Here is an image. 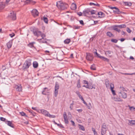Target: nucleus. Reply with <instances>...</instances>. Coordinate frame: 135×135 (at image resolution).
Here are the masks:
<instances>
[{"label": "nucleus", "instance_id": "f257e3e1", "mask_svg": "<svg viewBox=\"0 0 135 135\" xmlns=\"http://www.w3.org/2000/svg\"><path fill=\"white\" fill-rule=\"evenodd\" d=\"M56 6L59 9L61 10L66 9L69 7L68 4L65 3H63L61 1L57 2Z\"/></svg>", "mask_w": 135, "mask_h": 135}, {"label": "nucleus", "instance_id": "f03ea898", "mask_svg": "<svg viewBox=\"0 0 135 135\" xmlns=\"http://www.w3.org/2000/svg\"><path fill=\"white\" fill-rule=\"evenodd\" d=\"M33 32L34 35L37 37L41 36L42 37L41 39H44L46 37V35L43 33H42L41 32L38 30V29H34L33 30Z\"/></svg>", "mask_w": 135, "mask_h": 135}, {"label": "nucleus", "instance_id": "7ed1b4c3", "mask_svg": "<svg viewBox=\"0 0 135 135\" xmlns=\"http://www.w3.org/2000/svg\"><path fill=\"white\" fill-rule=\"evenodd\" d=\"M31 60H26L23 65L22 68V70H27L29 67L32 65Z\"/></svg>", "mask_w": 135, "mask_h": 135}, {"label": "nucleus", "instance_id": "20e7f679", "mask_svg": "<svg viewBox=\"0 0 135 135\" xmlns=\"http://www.w3.org/2000/svg\"><path fill=\"white\" fill-rule=\"evenodd\" d=\"M107 129V128L105 123H104L102 124L101 130V134L102 135H104L106 133Z\"/></svg>", "mask_w": 135, "mask_h": 135}, {"label": "nucleus", "instance_id": "39448f33", "mask_svg": "<svg viewBox=\"0 0 135 135\" xmlns=\"http://www.w3.org/2000/svg\"><path fill=\"white\" fill-rule=\"evenodd\" d=\"M8 17L14 20L16 19V14L13 11H12L8 15Z\"/></svg>", "mask_w": 135, "mask_h": 135}, {"label": "nucleus", "instance_id": "423d86ee", "mask_svg": "<svg viewBox=\"0 0 135 135\" xmlns=\"http://www.w3.org/2000/svg\"><path fill=\"white\" fill-rule=\"evenodd\" d=\"M118 95L119 97H122L124 99H126L127 97V93L122 92L121 91L118 93Z\"/></svg>", "mask_w": 135, "mask_h": 135}, {"label": "nucleus", "instance_id": "0eeeda50", "mask_svg": "<svg viewBox=\"0 0 135 135\" xmlns=\"http://www.w3.org/2000/svg\"><path fill=\"white\" fill-rule=\"evenodd\" d=\"M13 88L16 89L17 91H22V86L21 85H15L13 86Z\"/></svg>", "mask_w": 135, "mask_h": 135}, {"label": "nucleus", "instance_id": "6e6552de", "mask_svg": "<svg viewBox=\"0 0 135 135\" xmlns=\"http://www.w3.org/2000/svg\"><path fill=\"white\" fill-rule=\"evenodd\" d=\"M31 13L32 15L35 17L38 16V11L36 9H34L31 11Z\"/></svg>", "mask_w": 135, "mask_h": 135}, {"label": "nucleus", "instance_id": "1a4fd4ad", "mask_svg": "<svg viewBox=\"0 0 135 135\" xmlns=\"http://www.w3.org/2000/svg\"><path fill=\"white\" fill-rule=\"evenodd\" d=\"M93 57V56L90 54H89L86 55V59L88 61H92Z\"/></svg>", "mask_w": 135, "mask_h": 135}, {"label": "nucleus", "instance_id": "9d476101", "mask_svg": "<svg viewBox=\"0 0 135 135\" xmlns=\"http://www.w3.org/2000/svg\"><path fill=\"white\" fill-rule=\"evenodd\" d=\"M49 93V90L47 88H44V90L42 92V94L44 95H47Z\"/></svg>", "mask_w": 135, "mask_h": 135}, {"label": "nucleus", "instance_id": "9b49d317", "mask_svg": "<svg viewBox=\"0 0 135 135\" xmlns=\"http://www.w3.org/2000/svg\"><path fill=\"white\" fill-rule=\"evenodd\" d=\"M40 111L41 113L46 116L48 117V115L49 114V112L43 109L41 110Z\"/></svg>", "mask_w": 135, "mask_h": 135}, {"label": "nucleus", "instance_id": "f8f14e48", "mask_svg": "<svg viewBox=\"0 0 135 135\" xmlns=\"http://www.w3.org/2000/svg\"><path fill=\"white\" fill-rule=\"evenodd\" d=\"M90 11L89 9H87L86 10L84 11L83 13L84 16H86L87 15H89Z\"/></svg>", "mask_w": 135, "mask_h": 135}, {"label": "nucleus", "instance_id": "ddd939ff", "mask_svg": "<svg viewBox=\"0 0 135 135\" xmlns=\"http://www.w3.org/2000/svg\"><path fill=\"white\" fill-rule=\"evenodd\" d=\"M6 123H7V125L11 127L14 128V124L12 123L11 122L7 120V122H6Z\"/></svg>", "mask_w": 135, "mask_h": 135}, {"label": "nucleus", "instance_id": "4468645a", "mask_svg": "<svg viewBox=\"0 0 135 135\" xmlns=\"http://www.w3.org/2000/svg\"><path fill=\"white\" fill-rule=\"evenodd\" d=\"M98 15L99 16V17L100 18L104 17L105 16V14L103 12H99L98 13Z\"/></svg>", "mask_w": 135, "mask_h": 135}, {"label": "nucleus", "instance_id": "2eb2a0df", "mask_svg": "<svg viewBox=\"0 0 135 135\" xmlns=\"http://www.w3.org/2000/svg\"><path fill=\"white\" fill-rule=\"evenodd\" d=\"M12 40H10L7 44V45L8 48H11L12 46Z\"/></svg>", "mask_w": 135, "mask_h": 135}, {"label": "nucleus", "instance_id": "dca6fc26", "mask_svg": "<svg viewBox=\"0 0 135 135\" xmlns=\"http://www.w3.org/2000/svg\"><path fill=\"white\" fill-rule=\"evenodd\" d=\"M113 12L114 13L118 14H120L123 13V12L120 11L118 8L116 9V10H113Z\"/></svg>", "mask_w": 135, "mask_h": 135}, {"label": "nucleus", "instance_id": "f3484780", "mask_svg": "<svg viewBox=\"0 0 135 135\" xmlns=\"http://www.w3.org/2000/svg\"><path fill=\"white\" fill-rule=\"evenodd\" d=\"M117 26V25H115L112 27L113 29L114 30L117 31L118 32H120V30L118 28V27Z\"/></svg>", "mask_w": 135, "mask_h": 135}, {"label": "nucleus", "instance_id": "a211bd4d", "mask_svg": "<svg viewBox=\"0 0 135 135\" xmlns=\"http://www.w3.org/2000/svg\"><path fill=\"white\" fill-rule=\"evenodd\" d=\"M71 8L72 10H75L76 8V5L75 4L73 3L71 6Z\"/></svg>", "mask_w": 135, "mask_h": 135}, {"label": "nucleus", "instance_id": "6ab92c4d", "mask_svg": "<svg viewBox=\"0 0 135 135\" xmlns=\"http://www.w3.org/2000/svg\"><path fill=\"white\" fill-rule=\"evenodd\" d=\"M45 39H46L44 38V39H40L37 40L39 41V42L44 43H46L47 44V42L45 40Z\"/></svg>", "mask_w": 135, "mask_h": 135}, {"label": "nucleus", "instance_id": "aec40b11", "mask_svg": "<svg viewBox=\"0 0 135 135\" xmlns=\"http://www.w3.org/2000/svg\"><path fill=\"white\" fill-rule=\"evenodd\" d=\"M106 35L107 36L110 37H113L114 36V35L111 32L109 31L107 32L106 33Z\"/></svg>", "mask_w": 135, "mask_h": 135}, {"label": "nucleus", "instance_id": "412c9836", "mask_svg": "<svg viewBox=\"0 0 135 135\" xmlns=\"http://www.w3.org/2000/svg\"><path fill=\"white\" fill-rule=\"evenodd\" d=\"M89 5L90 6H92L93 5L94 6H97L98 7L100 6V4H99L97 2H95V3H93L92 2H90L89 3Z\"/></svg>", "mask_w": 135, "mask_h": 135}, {"label": "nucleus", "instance_id": "4be33fe9", "mask_svg": "<svg viewBox=\"0 0 135 135\" xmlns=\"http://www.w3.org/2000/svg\"><path fill=\"white\" fill-rule=\"evenodd\" d=\"M116 26L120 28H122L126 27V26L125 24H122L119 25H117Z\"/></svg>", "mask_w": 135, "mask_h": 135}, {"label": "nucleus", "instance_id": "5701e85b", "mask_svg": "<svg viewBox=\"0 0 135 135\" xmlns=\"http://www.w3.org/2000/svg\"><path fill=\"white\" fill-rule=\"evenodd\" d=\"M105 84L106 87L108 88L109 86V82L108 79H106L105 80Z\"/></svg>", "mask_w": 135, "mask_h": 135}, {"label": "nucleus", "instance_id": "b1692460", "mask_svg": "<svg viewBox=\"0 0 135 135\" xmlns=\"http://www.w3.org/2000/svg\"><path fill=\"white\" fill-rule=\"evenodd\" d=\"M33 67L35 68H37L38 66V64L36 61L34 62L33 63Z\"/></svg>", "mask_w": 135, "mask_h": 135}, {"label": "nucleus", "instance_id": "393cba45", "mask_svg": "<svg viewBox=\"0 0 135 135\" xmlns=\"http://www.w3.org/2000/svg\"><path fill=\"white\" fill-rule=\"evenodd\" d=\"M59 88V83L57 82H56L55 83V89L56 90H58Z\"/></svg>", "mask_w": 135, "mask_h": 135}, {"label": "nucleus", "instance_id": "a878e982", "mask_svg": "<svg viewBox=\"0 0 135 135\" xmlns=\"http://www.w3.org/2000/svg\"><path fill=\"white\" fill-rule=\"evenodd\" d=\"M35 42H32L28 44V46L31 48H32L34 47L33 44H35Z\"/></svg>", "mask_w": 135, "mask_h": 135}, {"label": "nucleus", "instance_id": "bb28decb", "mask_svg": "<svg viewBox=\"0 0 135 135\" xmlns=\"http://www.w3.org/2000/svg\"><path fill=\"white\" fill-rule=\"evenodd\" d=\"M70 41L71 40L70 39L67 38L64 41V42L65 44H68Z\"/></svg>", "mask_w": 135, "mask_h": 135}, {"label": "nucleus", "instance_id": "cd10ccee", "mask_svg": "<svg viewBox=\"0 0 135 135\" xmlns=\"http://www.w3.org/2000/svg\"><path fill=\"white\" fill-rule=\"evenodd\" d=\"M90 69L93 70H96L95 65L93 64L91 65L90 67Z\"/></svg>", "mask_w": 135, "mask_h": 135}, {"label": "nucleus", "instance_id": "c85d7f7f", "mask_svg": "<svg viewBox=\"0 0 135 135\" xmlns=\"http://www.w3.org/2000/svg\"><path fill=\"white\" fill-rule=\"evenodd\" d=\"M100 59H102L105 61H106L107 62H108L109 61V59L103 56L100 57Z\"/></svg>", "mask_w": 135, "mask_h": 135}, {"label": "nucleus", "instance_id": "c756f323", "mask_svg": "<svg viewBox=\"0 0 135 135\" xmlns=\"http://www.w3.org/2000/svg\"><path fill=\"white\" fill-rule=\"evenodd\" d=\"M87 85H86L85 87L88 89H92L93 88V86H91V85L90 86L88 85V84H87Z\"/></svg>", "mask_w": 135, "mask_h": 135}, {"label": "nucleus", "instance_id": "7c9ffc66", "mask_svg": "<svg viewBox=\"0 0 135 135\" xmlns=\"http://www.w3.org/2000/svg\"><path fill=\"white\" fill-rule=\"evenodd\" d=\"M79 129L82 131H84L85 130L84 127L83 126L80 125L79 124Z\"/></svg>", "mask_w": 135, "mask_h": 135}, {"label": "nucleus", "instance_id": "2f4dec72", "mask_svg": "<svg viewBox=\"0 0 135 135\" xmlns=\"http://www.w3.org/2000/svg\"><path fill=\"white\" fill-rule=\"evenodd\" d=\"M112 42L114 43H117L118 42V40L117 39L112 38L111 40Z\"/></svg>", "mask_w": 135, "mask_h": 135}, {"label": "nucleus", "instance_id": "473e14b6", "mask_svg": "<svg viewBox=\"0 0 135 135\" xmlns=\"http://www.w3.org/2000/svg\"><path fill=\"white\" fill-rule=\"evenodd\" d=\"M63 116H64V120H65L66 119H68L67 117V114L65 112H64Z\"/></svg>", "mask_w": 135, "mask_h": 135}, {"label": "nucleus", "instance_id": "72a5a7b5", "mask_svg": "<svg viewBox=\"0 0 135 135\" xmlns=\"http://www.w3.org/2000/svg\"><path fill=\"white\" fill-rule=\"evenodd\" d=\"M29 112L31 113L32 115L33 116H35L36 115L35 113L32 110H28Z\"/></svg>", "mask_w": 135, "mask_h": 135}, {"label": "nucleus", "instance_id": "f704fd0d", "mask_svg": "<svg viewBox=\"0 0 135 135\" xmlns=\"http://www.w3.org/2000/svg\"><path fill=\"white\" fill-rule=\"evenodd\" d=\"M129 121L130 124L131 125V126L135 125V120H131L130 121L129 120Z\"/></svg>", "mask_w": 135, "mask_h": 135}, {"label": "nucleus", "instance_id": "c9c22d12", "mask_svg": "<svg viewBox=\"0 0 135 135\" xmlns=\"http://www.w3.org/2000/svg\"><path fill=\"white\" fill-rule=\"evenodd\" d=\"M24 2L25 3V4H30V0H26Z\"/></svg>", "mask_w": 135, "mask_h": 135}, {"label": "nucleus", "instance_id": "e433bc0d", "mask_svg": "<svg viewBox=\"0 0 135 135\" xmlns=\"http://www.w3.org/2000/svg\"><path fill=\"white\" fill-rule=\"evenodd\" d=\"M20 113L22 116H25V117H27V116L26 115L25 113L23 112H20Z\"/></svg>", "mask_w": 135, "mask_h": 135}, {"label": "nucleus", "instance_id": "4c0bfd02", "mask_svg": "<svg viewBox=\"0 0 135 135\" xmlns=\"http://www.w3.org/2000/svg\"><path fill=\"white\" fill-rule=\"evenodd\" d=\"M4 7V5L2 3H0V10L3 9Z\"/></svg>", "mask_w": 135, "mask_h": 135}, {"label": "nucleus", "instance_id": "58836bf2", "mask_svg": "<svg viewBox=\"0 0 135 135\" xmlns=\"http://www.w3.org/2000/svg\"><path fill=\"white\" fill-rule=\"evenodd\" d=\"M58 90H57L55 89L54 92V95L55 97H56L58 93Z\"/></svg>", "mask_w": 135, "mask_h": 135}, {"label": "nucleus", "instance_id": "ea45409f", "mask_svg": "<svg viewBox=\"0 0 135 135\" xmlns=\"http://www.w3.org/2000/svg\"><path fill=\"white\" fill-rule=\"evenodd\" d=\"M43 20L44 22L46 23H48V19L46 17H44V18Z\"/></svg>", "mask_w": 135, "mask_h": 135}, {"label": "nucleus", "instance_id": "a19ab883", "mask_svg": "<svg viewBox=\"0 0 135 135\" xmlns=\"http://www.w3.org/2000/svg\"><path fill=\"white\" fill-rule=\"evenodd\" d=\"M0 120L1 121H4L6 122H7V120L6 118H4L3 117H1L0 118Z\"/></svg>", "mask_w": 135, "mask_h": 135}, {"label": "nucleus", "instance_id": "79ce46f5", "mask_svg": "<svg viewBox=\"0 0 135 135\" xmlns=\"http://www.w3.org/2000/svg\"><path fill=\"white\" fill-rule=\"evenodd\" d=\"M112 51L109 50H107L105 51V54H109L111 53Z\"/></svg>", "mask_w": 135, "mask_h": 135}, {"label": "nucleus", "instance_id": "37998d69", "mask_svg": "<svg viewBox=\"0 0 135 135\" xmlns=\"http://www.w3.org/2000/svg\"><path fill=\"white\" fill-rule=\"evenodd\" d=\"M110 86L111 90H113V89L114 88L113 84H112V83H111L110 84Z\"/></svg>", "mask_w": 135, "mask_h": 135}, {"label": "nucleus", "instance_id": "c03bdc74", "mask_svg": "<svg viewBox=\"0 0 135 135\" xmlns=\"http://www.w3.org/2000/svg\"><path fill=\"white\" fill-rule=\"evenodd\" d=\"M92 131H93L94 135H97V133L95 131V129L93 128H92Z\"/></svg>", "mask_w": 135, "mask_h": 135}, {"label": "nucleus", "instance_id": "a18cd8bd", "mask_svg": "<svg viewBox=\"0 0 135 135\" xmlns=\"http://www.w3.org/2000/svg\"><path fill=\"white\" fill-rule=\"evenodd\" d=\"M48 117H49L50 118H55L56 117L55 115H51L49 113Z\"/></svg>", "mask_w": 135, "mask_h": 135}, {"label": "nucleus", "instance_id": "49530a36", "mask_svg": "<svg viewBox=\"0 0 135 135\" xmlns=\"http://www.w3.org/2000/svg\"><path fill=\"white\" fill-rule=\"evenodd\" d=\"M57 125L58 126H59V127H60L61 128H64V126L61 124H58Z\"/></svg>", "mask_w": 135, "mask_h": 135}, {"label": "nucleus", "instance_id": "de8ad7c7", "mask_svg": "<svg viewBox=\"0 0 135 135\" xmlns=\"http://www.w3.org/2000/svg\"><path fill=\"white\" fill-rule=\"evenodd\" d=\"M30 4L34 5L36 3V2L32 0H30Z\"/></svg>", "mask_w": 135, "mask_h": 135}, {"label": "nucleus", "instance_id": "09e8293b", "mask_svg": "<svg viewBox=\"0 0 135 135\" xmlns=\"http://www.w3.org/2000/svg\"><path fill=\"white\" fill-rule=\"evenodd\" d=\"M95 11L93 10H91V11H90V12H91V14L92 15L95 14Z\"/></svg>", "mask_w": 135, "mask_h": 135}, {"label": "nucleus", "instance_id": "8fccbe9b", "mask_svg": "<svg viewBox=\"0 0 135 135\" xmlns=\"http://www.w3.org/2000/svg\"><path fill=\"white\" fill-rule=\"evenodd\" d=\"M128 106L130 110H132V109H135V108H134L133 107H131L129 105H128Z\"/></svg>", "mask_w": 135, "mask_h": 135}, {"label": "nucleus", "instance_id": "3c124183", "mask_svg": "<svg viewBox=\"0 0 135 135\" xmlns=\"http://www.w3.org/2000/svg\"><path fill=\"white\" fill-rule=\"evenodd\" d=\"M120 89L121 90H123V91H127V90L123 87H120Z\"/></svg>", "mask_w": 135, "mask_h": 135}, {"label": "nucleus", "instance_id": "603ef678", "mask_svg": "<svg viewBox=\"0 0 135 135\" xmlns=\"http://www.w3.org/2000/svg\"><path fill=\"white\" fill-rule=\"evenodd\" d=\"M91 107V104L90 103H89L88 105H87V107L89 109H90Z\"/></svg>", "mask_w": 135, "mask_h": 135}, {"label": "nucleus", "instance_id": "864d4df0", "mask_svg": "<svg viewBox=\"0 0 135 135\" xmlns=\"http://www.w3.org/2000/svg\"><path fill=\"white\" fill-rule=\"evenodd\" d=\"M111 91L113 95L114 96L116 95V93H115V91L113 89L112 90H111Z\"/></svg>", "mask_w": 135, "mask_h": 135}, {"label": "nucleus", "instance_id": "5fc2aeb1", "mask_svg": "<svg viewBox=\"0 0 135 135\" xmlns=\"http://www.w3.org/2000/svg\"><path fill=\"white\" fill-rule=\"evenodd\" d=\"M117 102H122L123 101V100L119 98H117Z\"/></svg>", "mask_w": 135, "mask_h": 135}, {"label": "nucleus", "instance_id": "6e6d98bb", "mask_svg": "<svg viewBox=\"0 0 135 135\" xmlns=\"http://www.w3.org/2000/svg\"><path fill=\"white\" fill-rule=\"evenodd\" d=\"M127 31L128 33H130L132 31L130 29L128 28L127 27V29L126 30Z\"/></svg>", "mask_w": 135, "mask_h": 135}, {"label": "nucleus", "instance_id": "4d7b16f0", "mask_svg": "<svg viewBox=\"0 0 135 135\" xmlns=\"http://www.w3.org/2000/svg\"><path fill=\"white\" fill-rule=\"evenodd\" d=\"M80 26H74L73 28L74 29H78L80 28Z\"/></svg>", "mask_w": 135, "mask_h": 135}, {"label": "nucleus", "instance_id": "13d9d810", "mask_svg": "<svg viewBox=\"0 0 135 135\" xmlns=\"http://www.w3.org/2000/svg\"><path fill=\"white\" fill-rule=\"evenodd\" d=\"M77 86L79 88H80L81 86L80 83H79H79H77Z\"/></svg>", "mask_w": 135, "mask_h": 135}, {"label": "nucleus", "instance_id": "bf43d9fd", "mask_svg": "<svg viewBox=\"0 0 135 135\" xmlns=\"http://www.w3.org/2000/svg\"><path fill=\"white\" fill-rule=\"evenodd\" d=\"M80 23V24H81L82 25H84V23L83 21L82 20H80L79 21Z\"/></svg>", "mask_w": 135, "mask_h": 135}, {"label": "nucleus", "instance_id": "052dcab7", "mask_svg": "<svg viewBox=\"0 0 135 135\" xmlns=\"http://www.w3.org/2000/svg\"><path fill=\"white\" fill-rule=\"evenodd\" d=\"M71 123L72 125L74 126H75V123L72 120L71 121Z\"/></svg>", "mask_w": 135, "mask_h": 135}, {"label": "nucleus", "instance_id": "680f3d73", "mask_svg": "<svg viewBox=\"0 0 135 135\" xmlns=\"http://www.w3.org/2000/svg\"><path fill=\"white\" fill-rule=\"evenodd\" d=\"M96 35H94L91 38H90V40H91L92 41H93Z\"/></svg>", "mask_w": 135, "mask_h": 135}, {"label": "nucleus", "instance_id": "e2e57ef3", "mask_svg": "<svg viewBox=\"0 0 135 135\" xmlns=\"http://www.w3.org/2000/svg\"><path fill=\"white\" fill-rule=\"evenodd\" d=\"M77 14L79 16H81L82 15V13L81 12H78Z\"/></svg>", "mask_w": 135, "mask_h": 135}, {"label": "nucleus", "instance_id": "0e129e2a", "mask_svg": "<svg viewBox=\"0 0 135 135\" xmlns=\"http://www.w3.org/2000/svg\"><path fill=\"white\" fill-rule=\"evenodd\" d=\"M15 35V34L14 33H12L9 34V36L11 37H13Z\"/></svg>", "mask_w": 135, "mask_h": 135}, {"label": "nucleus", "instance_id": "69168bd1", "mask_svg": "<svg viewBox=\"0 0 135 135\" xmlns=\"http://www.w3.org/2000/svg\"><path fill=\"white\" fill-rule=\"evenodd\" d=\"M121 74H122L125 75H131V73H120Z\"/></svg>", "mask_w": 135, "mask_h": 135}, {"label": "nucleus", "instance_id": "338daca9", "mask_svg": "<svg viewBox=\"0 0 135 135\" xmlns=\"http://www.w3.org/2000/svg\"><path fill=\"white\" fill-rule=\"evenodd\" d=\"M83 81L84 84H88V82L85 80H84Z\"/></svg>", "mask_w": 135, "mask_h": 135}, {"label": "nucleus", "instance_id": "774afa93", "mask_svg": "<svg viewBox=\"0 0 135 135\" xmlns=\"http://www.w3.org/2000/svg\"><path fill=\"white\" fill-rule=\"evenodd\" d=\"M64 122H65V123L66 124H68V119H66L65 120H64Z\"/></svg>", "mask_w": 135, "mask_h": 135}]
</instances>
